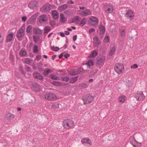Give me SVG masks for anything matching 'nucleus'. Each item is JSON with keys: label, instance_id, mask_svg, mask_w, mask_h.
Here are the masks:
<instances>
[{"label": "nucleus", "instance_id": "nucleus-1", "mask_svg": "<svg viewBox=\"0 0 147 147\" xmlns=\"http://www.w3.org/2000/svg\"><path fill=\"white\" fill-rule=\"evenodd\" d=\"M74 125V121L70 119H67L63 122V125L64 128L69 129Z\"/></svg>", "mask_w": 147, "mask_h": 147}, {"label": "nucleus", "instance_id": "nucleus-2", "mask_svg": "<svg viewBox=\"0 0 147 147\" xmlns=\"http://www.w3.org/2000/svg\"><path fill=\"white\" fill-rule=\"evenodd\" d=\"M114 69L115 71L119 74H121L124 70V66L121 63H118L116 64Z\"/></svg>", "mask_w": 147, "mask_h": 147}, {"label": "nucleus", "instance_id": "nucleus-3", "mask_svg": "<svg viewBox=\"0 0 147 147\" xmlns=\"http://www.w3.org/2000/svg\"><path fill=\"white\" fill-rule=\"evenodd\" d=\"M94 98L90 94H87L83 96V100L84 104H88L94 101Z\"/></svg>", "mask_w": 147, "mask_h": 147}, {"label": "nucleus", "instance_id": "nucleus-4", "mask_svg": "<svg viewBox=\"0 0 147 147\" xmlns=\"http://www.w3.org/2000/svg\"><path fill=\"white\" fill-rule=\"evenodd\" d=\"M88 24L93 26H97L98 23V20L95 17H91L88 20Z\"/></svg>", "mask_w": 147, "mask_h": 147}, {"label": "nucleus", "instance_id": "nucleus-5", "mask_svg": "<svg viewBox=\"0 0 147 147\" xmlns=\"http://www.w3.org/2000/svg\"><path fill=\"white\" fill-rule=\"evenodd\" d=\"M135 98L137 100L141 101L145 98V96L142 92H138L135 95Z\"/></svg>", "mask_w": 147, "mask_h": 147}, {"label": "nucleus", "instance_id": "nucleus-6", "mask_svg": "<svg viewBox=\"0 0 147 147\" xmlns=\"http://www.w3.org/2000/svg\"><path fill=\"white\" fill-rule=\"evenodd\" d=\"M45 98L49 100H54L57 98V96L55 94L52 93H49L45 95Z\"/></svg>", "mask_w": 147, "mask_h": 147}, {"label": "nucleus", "instance_id": "nucleus-7", "mask_svg": "<svg viewBox=\"0 0 147 147\" xmlns=\"http://www.w3.org/2000/svg\"><path fill=\"white\" fill-rule=\"evenodd\" d=\"M125 16L128 18L130 20H133L134 18V12L132 10H129L126 13Z\"/></svg>", "mask_w": 147, "mask_h": 147}, {"label": "nucleus", "instance_id": "nucleus-8", "mask_svg": "<svg viewBox=\"0 0 147 147\" xmlns=\"http://www.w3.org/2000/svg\"><path fill=\"white\" fill-rule=\"evenodd\" d=\"M38 3L36 1H32L28 4V6L30 9H36L38 6Z\"/></svg>", "mask_w": 147, "mask_h": 147}, {"label": "nucleus", "instance_id": "nucleus-9", "mask_svg": "<svg viewBox=\"0 0 147 147\" xmlns=\"http://www.w3.org/2000/svg\"><path fill=\"white\" fill-rule=\"evenodd\" d=\"M97 59V61L96 64L97 65H98L104 63L105 59V57L103 55H100L98 56Z\"/></svg>", "mask_w": 147, "mask_h": 147}, {"label": "nucleus", "instance_id": "nucleus-10", "mask_svg": "<svg viewBox=\"0 0 147 147\" xmlns=\"http://www.w3.org/2000/svg\"><path fill=\"white\" fill-rule=\"evenodd\" d=\"M24 35V30L22 27H21L17 32L16 37L18 38H22Z\"/></svg>", "mask_w": 147, "mask_h": 147}, {"label": "nucleus", "instance_id": "nucleus-11", "mask_svg": "<svg viewBox=\"0 0 147 147\" xmlns=\"http://www.w3.org/2000/svg\"><path fill=\"white\" fill-rule=\"evenodd\" d=\"M130 143L134 147H140L141 145V143L137 141L134 137L130 140Z\"/></svg>", "mask_w": 147, "mask_h": 147}, {"label": "nucleus", "instance_id": "nucleus-12", "mask_svg": "<svg viewBox=\"0 0 147 147\" xmlns=\"http://www.w3.org/2000/svg\"><path fill=\"white\" fill-rule=\"evenodd\" d=\"M105 11L107 13H111L113 10V7L110 5H106L105 7Z\"/></svg>", "mask_w": 147, "mask_h": 147}, {"label": "nucleus", "instance_id": "nucleus-13", "mask_svg": "<svg viewBox=\"0 0 147 147\" xmlns=\"http://www.w3.org/2000/svg\"><path fill=\"white\" fill-rule=\"evenodd\" d=\"M92 11L88 9H86L85 10L82 11L81 13V15L83 16H87L88 15H92Z\"/></svg>", "mask_w": 147, "mask_h": 147}, {"label": "nucleus", "instance_id": "nucleus-14", "mask_svg": "<svg viewBox=\"0 0 147 147\" xmlns=\"http://www.w3.org/2000/svg\"><path fill=\"white\" fill-rule=\"evenodd\" d=\"M43 11H50L51 9V6L49 4H46L44 5L41 8Z\"/></svg>", "mask_w": 147, "mask_h": 147}, {"label": "nucleus", "instance_id": "nucleus-15", "mask_svg": "<svg viewBox=\"0 0 147 147\" xmlns=\"http://www.w3.org/2000/svg\"><path fill=\"white\" fill-rule=\"evenodd\" d=\"M93 43L95 47L98 46L100 44V42L98 40V38L97 36H95L93 38Z\"/></svg>", "mask_w": 147, "mask_h": 147}, {"label": "nucleus", "instance_id": "nucleus-16", "mask_svg": "<svg viewBox=\"0 0 147 147\" xmlns=\"http://www.w3.org/2000/svg\"><path fill=\"white\" fill-rule=\"evenodd\" d=\"M33 77L34 78L39 80H42L43 78V77L39 73L35 72L33 74Z\"/></svg>", "mask_w": 147, "mask_h": 147}, {"label": "nucleus", "instance_id": "nucleus-17", "mask_svg": "<svg viewBox=\"0 0 147 147\" xmlns=\"http://www.w3.org/2000/svg\"><path fill=\"white\" fill-rule=\"evenodd\" d=\"M46 15H42L40 16L38 18L39 22L41 23L45 22L46 21Z\"/></svg>", "mask_w": 147, "mask_h": 147}, {"label": "nucleus", "instance_id": "nucleus-18", "mask_svg": "<svg viewBox=\"0 0 147 147\" xmlns=\"http://www.w3.org/2000/svg\"><path fill=\"white\" fill-rule=\"evenodd\" d=\"M13 32H11V33H9L8 34L6 39V42H10L11 41L13 37Z\"/></svg>", "mask_w": 147, "mask_h": 147}, {"label": "nucleus", "instance_id": "nucleus-19", "mask_svg": "<svg viewBox=\"0 0 147 147\" xmlns=\"http://www.w3.org/2000/svg\"><path fill=\"white\" fill-rule=\"evenodd\" d=\"M81 141L82 144L88 143L90 145H91L92 144V142L91 140L88 138L82 139Z\"/></svg>", "mask_w": 147, "mask_h": 147}, {"label": "nucleus", "instance_id": "nucleus-20", "mask_svg": "<svg viewBox=\"0 0 147 147\" xmlns=\"http://www.w3.org/2000/svg\"><path fill=\"white\" fill-rule=\"evenodd\" d=\"M5 117L7 120H9L13 119L14 118L15 116L12 114L8 113L5 115Z\"/></svg>", "mask_w": 147, "mask_h": 147}, {"label": "nucleus", "instance_id": "nucleus-21", "mask_svg": "<svg viewBox=\"0 0 147 147\" xmlns=\"http://www.w3.org/2000/svg\"><path fill=\"white\" fill-rule=\"evenodd\" d=\"M37 16L38 15L37 14H35L31 16L29 20V21L30 23V24H32L35 22V20L37 18Z\"/></svg>", "mask_w": 147, "mask_h": 147}, {"label": "nucleus", "instance_id": "nucleus-22", "mask_svg": "<svg viewBox=\"0 0 147 147\" xmlns=\"http://www.w3.org/2000/svg\"><path fill=\"white\" fill-rule=\"evenodd\" d=\"M67 8V5L64 4L58 7V9L60 12L63 11Z\"/></svg>", "mask_w": 147, "mask_h": 147}, {"label": "nucleus", "instance_id": "nucleus-23", "mask_svg": "<svg viewBox=\"0 0 147 147\" xmlns=\"http://www.w3.org/2000/svg\"><path fill=\"white\" fill-rule=\"evenodd\" d=\"M33 88L36 91L39 90L40 87L39 85L37 83H35L33 85Z\"/></svg>", "mask_w": 147, "mask_h": 147}, {"label": "nucleus", "instance_id": "nucleus-24", "mask_svg": "<svg viewBox=\"0 0 147 147\" xmlns=\"http://www.w3.org/2000/svg\"><path fill=\"white\" fill-rule=\"evenodd\" d=\"M52 14L54 19H56L59 18V16L57 10H54L53 11Z\"/></svg>", "mask_w": 147, "mask_h": 147}, {"label": "nucleus", "instance_id": "nucleus-25", "mask_svg": "<svg viewBox=\"0 0 147 147\" xmlns=\"http://www.w3.org/2000/svg\"><path fill=\"white\" fill-rule=\"evenodd\" d=\"M116 49V48L115 46H112L111 47L110 49V51L109 53V55L110 56L113 55L114 52H115Z\"/></svg>", "mask_w": 147, "mask_h": 147}, {"label": "nucleus", "instance_id": "nucleus-26", "mask_svg": "<svg viewBox=\"0 0 147 147\" xmlns=\"http://www.w3.org/2000/svg\"><path fill=\"white\" fill-rule=\"evenodd\" d=\"M99 28L100 31V34H104L105 32V29L104 26H99Z\"/></svg>", "mask_w": 147, "mask_h": 147}, {"label": "nucleus", "instance_id": "nucleus-27", "mask_svg": "<svg viewBox=\"0 0 147 147\" xmlns=\"http://www.w3.org/2000/svg\"><path fill=\"white\" fill-rule=\"evenodd\" d=\"M23 62L25 63L30 64V63H31V59L29 58H25L22 59Z\"/></svg>", "mask_w": 147, "mask_h": 147}, {"label": "nucleus", "instance_id": "nucleus-28", "mask_svg": "<svg viewBox=\"0 0 147 147\" xmlns=\"http://www.w3.org/2000/svg\"><path fill=\"white\" fill-rule=\"evenodd\" d=\"M60 21L62 23H64L67 21V18L64 17V16L62 13L60 14Z\"/></svg>", "mask_w": 147, "mask_h": 147}, {"label": "nucleus", "instance_id": "nucleus-29", "mask_svg": "<svg viewBox=\"0 0 147 147\" xmlns=\"http://www.w3.org/2000/svg\"><path fill=\"white\" fill-rule=\"evenodd\" d=\"M97 55V52L95 51H94L91 53L89 57L92 59L94 58Z\"/></svg>", "mask_w": 147, "mask_h": 147}, {"label": "nucleus", "instance_id": "nucleus-30", "mask_svg": "<svg viewBox=\"0 0 147 147\" xmlns=\"http://www.w3.org/2000/svg\"><path fill=\"white\" fill-rule=\"evenodd\" d=\"M33 32L35 34H40L42 33L40 29L34 28Z\"/></svg>", "mask_w": 147, "mask_h": 147}, {"label": "nucleus", "instance_id": "nucleus-31", "mask_svg": "<svg viewBox=\"0 0 147 147\" xmlns=\"http://www.w3.org/2000/svg\"><path fill=\"white\" fill-rule=\"evenodd\" d=\"M94 59H91L89 60L88 62L86 63L88 66L89 67L91 66H92L94 65Z\"/></svg>", "mask_w": 147, "mask_h": 147}, {"label": "nucleus", "instance_id": "nucleus-32", "mask_svg": "<svg viewBox=\"0 0 147 147\" xmlns=\"http://www.w3.org/2000/svg\"><path fill=\"white\" fill-rule=\"evenodd\" d=\"M26 52L22 49H21L19 52L20 55V57L25 56L26 55Z\"/></svg>", "mask_w": 147, "mask_h": 147}, {"label": "nucleus", "instance_id": "nucleus-33", "mask_svg": "<svg viewBox=\"0 0 147 147\" xmlns=\"http://www.w3.org/2000/svg\"><path fill=\"white\" fill-rule=\"evenodd\" d=\"M78 78V76H76L74 77H72L70 80L69 82L70 83H73L77 81Z\"/></svg>", "mask_w": 147, "mask_h": 147}, {"label": "nucleus", "instance_id": "nucleus-34", "mask_svg": "<svg viewBox=\"0 0 147 147\" xmlns=\"http://www.w3.org/2000/svg\"><path fill=\"white\" fill-rule=\"evenodd\" d=\"M86 19L85 18H83L81 20L80 23L79 24V25L80 26L82 25L83 26L86 24Z\"/></svg>", "mask_w": 147, "mask_h": 147}, {"label": "nucleus", "instance_id": "nucleus-35", "mask_svg": "<svg viewBox=\"0 0 147 147\" xmlns=\"http://www.w3.org/2000/svg\"><path fill=\"white\" fill-rule=\"evenodd\" d=\"M81 20V18L78 16H76L74 18L72 19V22H74L76 21L79 22Z\"/></svg>", "mask_w": 147, "mask_h": 147}, {"label": "nucleus", "instance_id": "nucleus-36", "mask_svg": "<svg viewBox=\"0 0 147 147\" xmlns=\"http://www.w3.org/2000/svg\"><path fill=\"white\" fill-rule=\"evenodd\" d=\"M32 26L29 25L27 26L26 28V32L28 33H31L32 32Z\"/></svg>", "mask_w": 147, "mask_h": 147}, {"label": "nucleus", "instance_id": "nucleus-37", "mask_svg": "<svg viewBox=\"0 0 147 147\" xmlns=\"http://www.w3.org/2000/svg\"><path fill=\"white\" fill-rule=\"evenodd\" d=\"M79 72L78 70L77 69H75L72 71L70 73V74L71 76H74L79 74Z\"/></svg>", "mask_w": 147, "mask_h": 147}, {"label": "nucleus", "instance_id": "nucleus-38", "mask_svg": "<svg viewBox=\"0 0 147 147\" xmlns=\"http://www.w3.org/2000/svg\"><path fill=\"white\" fill-rule=\"evenodd\" d=\"M40 39V37L38 35L33 36V40L35 42H36L38 40Z\"/></svg>", "mask_w": 147, "mask_h": 147}, {"label": "nucleus", "instance_id": "nucleus-39", "mask_svg": "<svg viewBox=\"0 0 147 147\" xmlns=\"http://www.w3.org/2000/svg\"><path fill=\"white\" fill-rule=\"evenodd\" d=\"M50 77L53 80H59V78L58 77L56 76L55 75L53 74H51L50 75Z\"/></svg>", "mask_w": 147, "mask_h": 147}, {"label": "nucleus", "instance_id": "nucleus-40", "mask_svg": "<svg viewBox=\"0 0 147 147\" xmlns=\"http://www.w3.org/2000/svg\"><path fill=\"white\" fill-rule=\"evenodd\" d=\"M38 47L37 45H34L33 47V52L34 53L38 52Z\"/></svg>", "mask_w": 147, "mask_h": 147}, {"label": "nucleus", "instance_id": "nucleus-41", "mask_svg": "<svg viewBox=\"0 0 147 147\" xmlns=\"http://www.w3.org/2000/svg\"><path fill=\"white\" fill-rule=\"evenodd\" d=\"M53 85L55 86H60L61 83L58 81H53L51 83Z\"/></svg>", "mask_w": 147, "mask_h": 147}, {"label": "nucleus", "instance_id": "nucleus-42", "mask_svg": "<svg viewBox=\"0 0 147 147\" xmlns=\"http://www.w3.org/2000/svg\"><path fill=\"white\" fill-rule=\"evenodd\" d=\"M125 96H120L119 99V101L121 102H123L125 100Z\"/></svg>", "mask_w": 147, "mask_h": 147}, {"label": "nucleus", "instance_id": "nucleus-43", "mask_svg": "<svg viewBox=\"0 0 147 147\" xmlns=\"http://www.w3.org/2000/svg\"><path fill=\"white\" fill-rule=\"evenodd\" d=\"M44 30V33H47L51 29L48 26H47L45 27Z\"/></svg>", "mask_w": 147, "mask_h": 147}, {"label": "nucleus", "instance_id": "nucleus-44", "mask_svg": "<svg viewBox=\"0 0 147 147\" xmlns=\"http://www.w3.org/2000/svg\"><path fill=\"white\" fill-rule=\"evenodd\" d=\"M120 35L121 36H124L125 35V30L124 29H121L120 31Z\"/></svg>", "mask_w": 147, "mask_h": 147}, {"label": "nucleus", "instance_id": "nucleus-45", "mask_svg": "<svg viewBox=\"0 0 147 147\" xmlns=\"http://www.w3.org/2000/svg\"><path fill=\"white\" fill-rule=\"evenodd\" d=\"M62 80L63 81L67 82L69 80V78L67 77H61Z\"/></svg>", "mask_w": 147, "mask_h": 147}, {"label": "nucleus", "instance_id": "nucleus-46", "mask_svg": "<svg viewBox=\"0 0 147 147\" xmlns=\"http://www.w3.org/2000/svg\"><path fill=\"white\" fill-rule=\"evenodd\" d=\"M58 71L60 72V75L62 76H65L67 74L66 73H65L64 71L62 70H59Z\"/></svg>", "mask_w": 147, "mask_h": 147}, {"label": "nucleus", "instance_id": "nucleus-47", "mask_svg": "<svg viewBox=\"0 0 147 147\" xmlns=\"http://www.w3.org/2000/svg\"><path fill=\"white\" fill-rule=\"evenodd\" d=\"M51 71L50 69H49L44 72V75L45 76H47L48 74L51 72Z\"/></svg>", "mask_w": 147, "mask_h": 147}, {"label": "nucleus", "instance_id": "nucleus-48", "mask_svg": "<svg viewBox=\"0 0 147 147\" xmlns=\"http://www.w3.org/2000/svg\"><path fill=\"white\" fill-rule=\"evenodd\" d=\"M50 24L53 27L56 24V23L55 20H51L50 22Z\"/></svg>", "mask_w": 147, "mask_h": 147}, {"label": "nucleus", "instance_id": "nucleus-49", "mask_svg": "<svg viewBox=\"0 0 147 147\" xmlns=\"http://www.w3.org/2000/svg\"><path fill=\"white\" fill-rule=\"evenodd\" d=\"M109 37L108 36H106L104 39V42L105 43H107L109 42Z\"/></svg>", "mask_w": 147, "mask_h": 147}, {"label": "nucleus", "instance_id": "nucleus-50", "mask_svg": "<svg viewBox=\"0 0 147 147\" xmlns=\"http://www.w3.org/2000/svg\"><path fill=\"white\" fill-rule=\"evenodd\" d=\"M81 86L82 88H86L88 87V86L87 84L83 83L81 85Z\"/></svg>", "mask_w": 147, "mask_h": 147}, {"label": "nucleus", "instance_id": "nucleus-51", "mask_svg": "<svg viewBox=\"0 0 147 147\" xmlns=\"http://www.w3.org/2000/svg\"><path fill=\"white\" fill-rule=\"evenodd\" d=\"M20 70V71L22 73V74H26V73L24 71L23 69V67L21 66H20L19 69Z\"/></svg>", "mask_w": 147, "mask_h": 147}, {"label": "nucleus", "instance_id": "nucleus-52", "mask_svg": "<svg viewBox=\"0 0 147 147\" xmlns=\"http://www.w3.org/2000/svg\"><path fill=\"white\" fill-rule=\"evenodd\" d=\"M25 67L26 68V69L28 72H29L31 71L30 67L27 65H25Z\"/></svg>", "mask_w": 147, "mask_h": 147}, {"label": "nucleus", "instance_id": "nucleus-53", "mask_svg": "<svg viewBox=\"0 0 147 147\" xmlns=\"http://www.w3.org/2000/svg\"><path fill=\"white\" fill-rule=\"evenodd\" d=\"M138 67L137 65L136 64H134L131 67V68H137Z\"/></svg>", "mask_w": 147, "mask_h": 147}, {"label": "nucleus", "instance_id": "nucleus-54", "mask_svg": "<svg viewBox=\"0 0 147 147\" xmlns=\"http://www.w3.org/2000/svg\"><path fill=\"white\" fill-rule=\"evenodd\" d=\"M95 29L94 28H92L89 30V32L90 34L92 32H94L95 31Z\"/></svg>", "mask_w": 147, "mask_h": 147}, {"label": "nucleus", "instance_id": "nucleus-55", "mask_svg": "<svg viewBox=\"0 0 147 147\" xmlns=\"http://www.w3.org/2000/svg\"><path fill=\"white\" fill-rule=\"evenodd\" d=\"M63 56L66 59H67L68 57H69L70 55L69 53H66Z\"/></svg>", "mask_w": 147, "mask_h": 147}, {"label": "nucleus", "instance_id": "nucleus-56", "mask_svg": "<svg viewBox=\"0 0 147 147\" xmlns=\"http://www.w3.org/2000/svg\"><path fill=\"white\" fill-rule=\"evenodd\" d=\"M26 19L27 17L26 16H24L22 18V20L24 22H25Z\"/></svg>", "mask_w": 147, "mask_h": 147}, {"label": "nucleus", "instance_id": "nucleus-57", "mask_svg": "<svg viewBox=\"0 0 147 147\" xmlns=\"http://www.w3.org/2000/svg\"><path fill=\"white\" fill-rule=\"evenodd\" d=\"M64 53V52L62 53L59 56V59H61L62 58L63 56Z\"/></svg>", "mask_w": 147, "mask_h": 147}, {"label": "nucleus", "instance_id": "nucleus-58", "mask_svg": "<svg viewBox=\"0 0 147 147\" xmlns=\"http://www.w3.org/2000/svg\"><path fill=\"white\" fill-rule=\"evenodd\" d=\"M77 38V35H75L73 37V41H75L76 40Z\"/></svg>", "mask_w": 147, "mask_h": 147}, {"label": "nucleus", "instance_id": "nucleus-59", "mask_svg": "<svg viewBox=\"0 0 147 147\" xmlns=\"http://www.w3.org/2000/svg\"><path fill=\"white\" fill-rule=\"evenodd\" d=\"M55 50H54L53 51H59V48L57 47H55Z\"/></svg>", "mask_w": 147, "mask_h": 147}, {"label": "nucleus", "instance_id": "nucleus-60", "mask_svg": "<svg viewBox=\"0 0 147 147\" xmlns=\"http://www.w3.org/2000/svg\"><path fill=\"white\" fill-rule=\"evenodd\" d=\"M60 35L62 37H64L65 36V34L63 32H61L60 33Z\"/></svg>", "mask_w": 147, "mask_h": 147}, {"label": "nucleus", "instance_id": "nucleus-61", "mask_svg": "<svg viewBox=\"0 0 147 147\" xmlns=\"http://www.w3.org/2000/svg\"><path fill=\"white\" fill-rule=\"evenodd\" d=\"M67 3L70 4H73L74 3V2L72 0H69L68 1Z\"/></svg>", "mask_w": 147, "mask_h": 147}, {"label": "nucleus", "instance_id": "nucleus-62", "mask_svg": "<svg viewBox=\"0 0 147 147\" xmlns=\"http://www.w3.org/2000/svg\"><path fill=\"white\" fill-rule=\"evenodd\" d=\"M36 59H38V60H40L41 58V56L40 55H37L36 56Z\"/></svg>", "mask_w": 147, "mask_h": 147}, {"label": "nucleus", "instance_id": "nucleus-63", "mask_svg": "<svg viewBox=\"0 0 147 147\" xmlns=\"http://www.w3.org/2000/svg\"><path fill=\"white\" fill-rule=\"evenodd\" d=\"M65 34L66 35H68L69 34L70 32L68 31H65Z\"/></svg>", "mask_w": 147, "mask_h": 147}, {"label": "nucleus", "instance_id": "nucleus-64", "mask_svg": "<svg viewBox=\"0 0 147 147\" xmlns=\"http://www.w3.org/2000/svg\"><path fill=\"white\" fill-rule=\"evenodd\" d=\"M79 8L80 9L82 10H84L86 8L85 7H81L80 6V7H79Z\"/></svg>", "mask_w": 147, "mask_h": 147}]
</instances>
